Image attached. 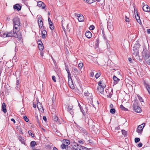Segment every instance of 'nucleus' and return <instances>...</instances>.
Listing matches in <instances>:
<instances>
[{
    "label": "nucleus",
    "mask_w": 150,
    "mask_h": 150,
    "mask_svg": "<svg viewBox=\"0 0 150 150\" xmlns=\"http://www.w3.org/2000/svg\"><path fill=\"white\" fill-rule=\"evenodd\" d=\"M86 121H88L87 123L88 125L90 130L96 134L98 132V129L97 128H96L95 126L96 123L93 121L91 119H89L88 118H87L86 119L85 122H86Z\"/></svg>",
    "instance_id": "nucleus-1"
},
{
    "label": "nucleus",
    "mask_w": 150,
    "mask_h": 150,
    "mask_svg": "<svg viewBox=\"0 0 150 150\" xmlns=\"http://www.w3.org/2000/svg\"><path fill=\"white\" fill-rule=\"evenodd\" d=\"M19 30H17L13 28V30H12L9 33H5L3 34V35H6V37H14L16 38H20L21 37V34L18 33Z\"/></svg>",
    "instance_id": "nucleus-2"
},
{
    "label": "nucleus",
    "mask_w": 150,
    "mask_h": 150,
    "mask_svg": "<svg viewBox=\"0 0 150 150\" xmlns=\"http://www.w3.org/2000/svg\"><path fill=\"white\" fill-rule=\"evenodd\" d=\"M13 24V28L17 30H19L20 28V23L19 19L18 18L16 17L14 18Z\"/></svg>",
    "instance_id": "nucleus-3"
},
{
    "label": "nucleus",
    "mask_w": 150,
    "mask_h": 150,
    "mask_svg": "<svg viewBox=\"0 0 150 150\" xmlns=\"http://www.w3.org/2000/svg\"><path fill=\"white\" fill-rule=\"evenodd\" d=\"M133 102V108L135 112L139 113L141 111V108L138 105L139 101L138 100H134Z\"/></svg>",
    "instance_id": "nucleus-4"
},
{
    "label": "nucleus",
    "mask_w": 150,
    "mask_h": 150,
    "mask_svg": "<svg viewBox=\"0 0 150 150\" xmlns=\"http://www.w3.org/2000/svg\"><path fill=\"white\" fill-rule=\"evenodd\" d=\"M149 52L147 48L145 47H143V50L142 52V57L145 60H146L148 59H150V56L149 55Z\"/></svg>",
    "instance_id": "nucleus-5"
},
{
    "label": "nucleus",
    "mask_w": 150,
    "mask_h": 150,
    "mask_svg": "<svg viewBox=\"0 0 150 150\" xmlns=\"http://www.w3.org/2000/svg\"><path fill=\"white\" fill-rule=\"evenodd\" d=\"M78 129L80 132L82 133V134L85 137L86 139H87V137H88L89 134L88 133L86 130L84 128L81 127H79Z\"/></svg>",
    "instance_id": "nucleus-6"
},
{
    "label": "nucleus",
    "mask_w": 150,
    "mask_h": 150,
    "mask_svg": "<svg viewBox=\"0 0 150 150\" xmlns=\"http://www.w3.org/2000/svg\"><path fill=\"white\" fill-rule=\"evenodd\" d=\"M145 125L144 123H143L139 125L137 129V132L138 133H141L143 131V129Z\"/></svg>",
    "instance_id": "nucleus-7"
},
{
    "label": "nucleus",
    "mask_w": 150,
    "mask_h": 150,
    "mask_svg": "<svg viewBox=\"0 0 150 150\" xmlns=\"http://www.w3.org/2000/svg\"><path fill=\"white\" fill-rule=\"evenodd\" d=\"M74 14L75 16L78 17V20L79 22H82L84 21V18L82 15L76 13H75Z\"/></svg>",
    "instance_id": "nucleus-8"
},
{
    "label": "nucleus",
    "mask_w": 150,
    "mask_h": 150,
    "mask_svg": "<svg viewBox=\"0 0 150 150\" xmlns=\"http://www.w3.org/2000/svg\"><path fill=\"white\" fill-rule=\"evenodd\" d=\"M69 80L68 82V84L70 87V88L72 89H73L74 88V85L72 80L71 78V79L69 78Z\"/></svg>",
    "instance_id": "nucleus-9"
},
{
    "label": "nucleus",
    "mask_w": 150,
    "mask_h": 150,
    "mask_svg": "<svg viewBox=\"0 0 150 150\" xmlns=\"http://www.w3.org/2000/svg\"><path fill=\"white\" fill-rule=\"evenodd\" d=\"M37 6L39 7H42L43 9H44L46 6L45 4L41 1H39L37 3Z\"/></svg>",
    "instance_id": "nucleus-10"
},
{
    "label": "nucleus",
    "mask_w": 150,
    "mask_h": 150,
    "mask_svg": "<svg viewBox=\"0 0 150 150\" xmlns=\"http://www.w3.org/2000/svg\"><path fill=\"white\" fill-rule=\"evenodd\" d=\"M48 21L50 28L52 30L54 28V26L49 17H48Z\"/></svg>",
    "instance_id": "nucleus-11"
},
{
    "label": "nucleus",
    "mask_w": 150,
    "mask_h": 150,
    "mask_svg": "<svg viewBox=\"0 0 150 150\" xmlns=\"http://www.w3.org/2000/svg\"><path fill=\"white\" fill-rule=\"evenodd\" d=\"M13 8L14 9L19 11L21 9V6L19 4H17L13 5Z\"/></svg>",
    "instance_id": "nucleus-12"
},
{
    "label": "nucleus",
    "mask_w": 150,
    "mask_h": 150,
    "mask_svg": "<svg viewBox=\"0 0 150 150\" xmlns=\"http://www.w3.org/2000/svg\"><path fill=\"white\" fill-rule=\"evenodd\" d=\"M143 10L146 12H149L150 11V8L149 6L147 5H144L142 7Z\"/></svg>",
    "instance_id": "nucleus-13"
},
{
    "label": "nucleus",
    "mask_w": 150,
    "mask_h": 150,
    "mask_svg": "<svg viewBox=\"0 0 150 150\" xmlns=\"http://www.w3.org/2000/svg\"><path fill=\"white\" fill-rule=\"evenodd\" d=\"M72 70L73 72L74 75L76 76L79 74V71L77 69V68L75 67H73L72 68Z\"/></svg>",
    "instance_id": "nucleus-14"
},
{
    "label": "nucleus",
    "mask_w": 150,
    "mask_h": 150,
    "mask_svg": "<svg viewBox=\"0 0 150 150\" xmlns=\"http://www.w3.org/2000/svg\"><path fill=\"white\" fill-rule=\"evenodd\" d=\"M113 79L114 81V85H115L117 84L118 81H120V79L118 78H117L116 76L114 75L113 77Z\"/></svg>",
    "instance_id": "nucleus-15"
},
{
    "label": "nucleus",
    "mask_w": 150,
    "mask_h": 150,
    "mask_svg": "<svg viewBox=\"0 0 150 150\" xmlns=\"http://www.w3.org/2000/svg\"><path fill=\"white\" fill-rule=\"evenodd\" d=\"M1 110L4 113H6L7 112V110L6 109V105L4 103H2Z\"/></svg>",
    "instance_id": "nucleus-16"
},
{
    "label": "nucleus",
    "mask_w": 150,
    "mask_h": 150,
    "mask_svg": "<svg viewBox=\"0 0 150 150\" xmlns=\"http://www.w3.org/2000/svg\"><path fill=\"white\" fill-rule=\"evenodd\" d=\"M18 140L21 142L22 144L25 145H26L25 140L21 136H19L18 137Z\"/></svg>",
    "instance_id": "nucleus-17"
},
{
    "label": "nucleus",
    "mask_w": 150,
    "mask_h": 150,
    "mask_svg": "<svg viewBox=\"0 0 150 150\" xmlns=\"http://www.w3.org/2000/svg\"><path fill=\"white\" fill-rule=\"evenodd\" d=\"M85 36L88 38H91L92 36V33L89 31H87L85 33Z\"/></svg>",
    "instance_id": "nucleus-18"
},
{
    "label": "nucleus",
    "mask_w": 150,
    "mask_h": 150,
    "mask_svg": "<svg viewBox=\"0 0 150 150\" xmlns=\"http://www.w3.org/2000/svg\"><path fill=\"white\" fill-rule=\"evenodd\" d=\"M98 85L100 87L103 88H105L106 86L105 85L104 83H103L102 81H100L99 82Z\"/></svg>",
    "instance_id": "nucleus-19"
},
{
    "label": "nucleus",
    "mask_w": 150,
    "mask_h": 150,
    "mask_svg": "<svg viewBox=\"0 0 150 150\" xmlns=\"http://www.w3.org/2000/svg\"><path fill=\"white\" fill-rule=\"evenodd\" d=\"M37 107L39 110H41V109L43 110V108L41 106V103L38 102L37 103Z\"/></svg>",
    "instance_id": "nucleus-20"
},
{
    "label": "nucleus",
    "mask_w": 150,
    "mask_h": 150,
    "mask_svg": "<svg viewBox=\"0 0 150 150\" xmlns=\"http://www.w3.org/2000/svg\"><path fill=\"white\" fill-rule=\"evenodd\" d=\"M16 129L20 133L22 134H23V133L22 132V130L21 129V127L20 125H18L17 126Z\"/></svg>",
    "instance_id": "nucleus-21"
},
{
    "label": "nucleus",
    "mask_w": 150,
    "mask_h": 150,
    "mask_svg": "<svg viewBox=\"0 0 150 150\" xmlns=\"http://www.w3.org/2000/svg\"><path fill=\"white\" fill-rule=\"evenodd\" d=\"M97 90L98 92L100 94H103L104 91V88L100 87H98L97 88Z\"/></svg>",
    "instance_id": "nucleus-22"
},
{
    "label": "nucleus",
    "mask_w": 150,
    "mask_h": 150,
    "mask_svg": "<svg viewBox=\"0 0 150 150\" xmlns=\"http://www.w3.org/2000/svg\"><path fill=\"white\" fill-rule=\"evenodd\" d=\"M47 32L45 30H43L42 31V38H44L46 37Z\"/></svg>",
    "instance_id": "nucleus-23"
},
{
    "label": "nucleus",
    "mask_w": 150,
    "mask_h": 150,
    "mask_svg": "<svg viewBox=\"0 0 150 150\" xmlns=\"http://www.w3.org/2000/svg\"><path fill=\"white\" fill-rule=\"evenodd\" d=\"M144 85L146 87V89L148 91L149 93L150 94V87L149 86L148 84L145 83H144Z\"/></svg>",
    "instance_id": "nucleus-24"
},
{
    "label": "nucleus",
    "mask_w": 150,
    "mask_h": 150,
    "mask_svg": "<svg viewBox=\"0 0 150 150\" xmlns=\"http://www.w3.org/2000/svg\"><path fill=\"white\" fill-rule=\"evenodd\" d=\"M38 25L40 28H42L43 25V23L42 20L40 21H38Z\"/></svg>",
    "instance_id": "nucleus-25"
},
{
    "label": "nucleus",
    "mask_w": 150,
    "mask_h": 150,
    "mask_svg": "<svg viewBox=\"0 0 150 150\" xmlns=\"http://www.w3.org/2000/svg\"><path fill=\"white\" fill-rule=\"evenodd\" d=\"M66 70L68 74V78L69 79V78H70L71 79V74L69 69H68L67 68H66Z\"/></svg>",
    "instance_id": "nucleus-26"
},
{
    "label": "nucleus",
    "mask_w": 150,
    "mask_h": 150,
    "mask_svg": "<svg viewBox=\"0 0 150 150\" xmlns=\"http://www.w3.org/2000/svg\"><path fill=\"white\" fill-rule=\"evenodd\" d=\"M36 145V142L35 141H32L31 142L30 145L31 147H34Z\"/></svg>",
    "instance_id": "nucleus-27"
},
{
    "label": "nucleus",
    "mask_w": 150,
    "mask_h": 150,
    "mask_svg": "<svg viewBox=\"0 0 150 150\" xmlns=\"http://www.w3.org/2000/svg\"><path fill=\"white\" fill-rule=\"evenodd\" d=\"M37 18L38 19V22L42 20L43 19L42 16L40 15H38L37 16Z\"/></svg>",
    "instance_id": "nucleus-28"
},
{
    "label": "nucleus",
    "mask_w": 150,
    "mask_h": 150,
    "mask_svg": "<svg viewBox=\"0 0 150 150\" xmlns=\"http://www.w3.org/2000/svg\"><path fill=\"white\" fill-rule=\"evenodd\" d=\"M87 3L89 4H91L93 2H94L95 1V0H85V1Z\"/></svg>",
    "instance_id": "nucleus-29"
},
{
    "label": "nucleus",
    "mask_w": 150,
    "mask_h": 150,
    "mask_svg": "<svg viewBox=\"0 0 150 150\" xmlns=\"http://www.w3.org/2000/svg\"><path fill=\"white\" fill-rule=\"evenodd\" d=\"M135 18L136 19V20L137 22L139 23V24L141 23V20L140 18V17L139 16H135Z\"/></svg>",
    "instance_id": "nucleus-30"
},
{
    "label": "nucleus",
    "mask_w": 150,
    "mask_h": 150,
    "mask_svg": "<svg viewBox=\"0 0 150 150\" xmlns=\"http://www.w3.org/2000/svg\"><path fill=\"white\" fill-rule=\"evenodd\" d=\"M28 133L32 137H34V135L33 133L32 132V131L31 130H29L28 131Z\"/></svg>",
    "instance_id": "nucleus-31"
},
{
    "label": "nucleus",
    "mask_w": 150,
    "mask_h": 150,
    "mask_svg": "<svg viewBox=\"0 0 150 150\" xmlns=\"http://www.w3.org/2000/svg\"><path fill=\"white\" fill-rule=\"evenodd\" d=\"M81 149H76L77 150H88V148L84 146H81Z\"/></svg>",
    "instance_id": "nucleus-32"
},
{
    "label": "nucleus",
    "mask_w": 150,
    "mask_h": 150,
    "mask_svg": "<svg viewBox=\"0 0 150 150\" xmlns=\"http://www.w3.org/2000/svg\"><path fill=\"white\" fill-rule=\"evenodd\" d=\"M120 108L121 109L124 111H127L128 109L125 108L122 105H121L120 106Z\"/></svg>",
    "instance_id": "nucleus-33"
},
{
    "label": "nucleus",
    "mask_w": 150,
    "mask_h": 150,
    "mask_svg": "<svg viewBox=\"0 0 150 150\" xmlns=\"http://www.w3.org/2000/svg\"><path fill=\"white\" fill-rule=\"evenodd\" d=\"M116 110L115 108H111L110 110V112L112 114H114Z\"/></svg>",
    "instance_id": "nucleus-34"
},
{
    "label": "nucleus",
    "mask_w": 150,
    "mask_h": 150,
    "mask_svg": "<svg viewBox=\"0 0 150 150\" xmlns=\"http://www.w3.org/2000/svg\"><path fill=\"white\" fill-rule=\"evenodd\" d=\"M122 134L124 136H126L127 135V131L124 130H122Z\"/></svg>",
    "instance_id": "nucleus-35"
},
{
    "label": "nucleus",
    "mask_w": 150,
    "mask_h": 150,
    "mask_svg": "<svg viewBox=\"0 0 150 150\" xmlns=\"http://www.w3.org/2000/svg\"><path fill=\"white\" fill-rule=\"evenodd\" d=\"M43 46L42 45H38L39 49L40 50H42L43 49Z\"/></svg>",
    "instance_id": "nucleus-36"
},
{
    "label": "nucleus",
    "mask_w": 150,
    "mask_h": 150,
    "mask_svg": "<svg viewBox=\"0 0 150 150\" xmlns=\"http://www.w3.org/2000/svg\"><path fill=\"white\" fill-rule=\"evenodd\" d=\"M53 119L54 120L57 122L58 120V118L56 115H54L53 116Z\"/></svg>",
    "instance_id": "nucleus-37"
},
{
    "label": "nucleus",
    "mask_w": 150,
    "mask_h": 150,
    "mask_svg": "<svg viewBox=\"0 0 150 150\" xmlns=\"http://www.w3.org/2000/svg\"><path fill=\"white\" fill-rule=\"evenodd\" d=\"M86 139L87 140V141L86 142L87 143H88V142L91 143H92V140L89 139V136H88V137H87V139Z\"/></svg>",
    "instance_id": "nucleus-38"
},
{
    "label": "nucleus",
    "mask_w": 150,
    "mask_h": 150,
    "mask_svg": "<svg viewBox=\"0 0 150 150\" xmlns=\"http://www.w3.org/2000/svg\"><path fill=\"white\" fill-rule=\"evenodd\" d=\"M138 98L140 102H144L143 99L140 96L138 95Z\"/></svg>",
    "instance_id": "nucleus-39"
},
{
    "label": "nucleus",
    "mask_w": 150,
    "mask_h": 150,
    "mask_svg": "<svg viewBox=\"0 0 150 150\" xmlns=\"http://www.w3.org/2000/svg\"><path fill=\"white\" fill-rule=\"evenodd\" d=\"M78 66L79 68L81 69L82 68L83 66V64L82 63H79L78 64Z\"/></svg>",
    "instance_id": "nucleus-40"
},
{
    "label": "nucleus",
    "mask_w": 150,
    "mask_h": 150,
    "mask_svg": "<svg viewBox=\"0 0 150 150\" xmlns=\"http://www.w3.org/2000/svg\"><path fill=\"white\" fill-rule=\"evenodd\" d=\"M23 119L26 122H28L29 121V119L26 116H23Z\"/></svg>",
    "instance_id": "nucleus-41"
},
{
    "label": "nucleus",
    "mask_w": 150,
    "mask_h": 150,
    "mask_svg": "<svg viewBox=\"0 0 150 150\" xmlns=\"http://www.w3.org/2000/svg\"><path fill=\"white\" fill-rule=\"evenodd\" d=\"M140 140V139L139 138L136 137L134 139V141L136 143H137L139 142Z\"/></svg>",
    "instance_id": "nucleus-42"
},
{
    "label": "nucleus",
    "mask_w": 150,
    "mask_h": 150,
    "mask_svg": "<svg viewBox=\"0 0 150 150\" xmlns=\"http://www.w3.org/2000/svg\"><path fill=\"white\" fill-rule=\"evenodd\" d=\"M65 149L67 150H71V148L68 145H66Z\"/></svg>",
    "instance_id": "nucleus-43"
},
{
    "label": "nucleus",
    "mask_w": 150,
    "mask_h": 150,
    "mask_svg": "<svg viewBox=\"0 0 150 150\" xmlns=\"http://www.w3.org/2000/svg\"><path fill=\"white\" fill-rule=\"evenodd\" d=\"M64 143H65L66 145H68L70 144V141L68 140H65V141L64 142Z\"/></svg>",
    "instance_id": "nucleus-44"
},
{
    "label": "nucleus",
    "mask_w": 150,
    "mask_h": 150,
    "mask_svg": "<svg viewBox=\"0 0 150 150\" xmlns=\"http://www.w3.org/2000/svg\"><path fill=\"white\" fill-rule=\"evenodd\" d=\"M66 145L65 144H62L61 146V148L63 149H64L66 148Z\"/></svg>",
    "instance_id": "nucleus-45"
},
{
    "label": "nucleus",
    "mask_w": 150,
    "mask_h": 150,
    "mask_svg": "<svg viewBox=\"0 0 150 150\" xmlns=\"http://www.w3.org/2000/svg\"><path fill=\"white\" fill-rule=\"evenodd\" d=\"M19 83H20L19 80L18 79L17 80L16 83V87L17 88H18L19 86Z\"/></svg>",
    "instance_id": "nucleus-46"
},
{
    "label": "nucleus",
    "mask_w": 150,
    "mask_h": 150,
    "mask_svg": "<svg viewBox=\"0 0 150 150\" xmlns=\"http://www.w3.org/2000/svg\"><path fill=\"white\" fill-rule=\"evenodd\" d=\"M101 75V74L100 73H97L95 76V77L96 79H98Z\"/></svg>",
    "instance_id": "nucleus-47"
},
{
    "label": "nucleus",
    "mask_w": 150,
    "mask_h": 150,
    "mask_svg": "<svg viewBox=\"0 0 150 150\" xmlns=\"http://www.w3.org/2000/svg\"><path fill=\"white\" fill-rule=\"evenodd\" d=\"M94 26L93 25H91L89 27V29L90 30H93L94 29Z\"/></svg>",
    "instance_id": "nucleus-48"
},
{
    "label": "nucleus",
    "mask_w": 150,
    "mask_h": 150,
    "mask_svg": "<svg viewBox=\"0 0 150 150\" xmlns=\"http://www.w3.org/2000/svg\"><path fill=\"white\" fill-rule=\"evenodd\" d=\"M125 21L127 22H129V20L128 18L126 16L125 17Z\"/></svg>",
    "instance_id": "nucleus-49"
},
{
    "label": "nucleus",
    "mask_w": 150,
    "mask_h": 150,
    "mask_svg": "<svg viewBox=\"0 0 150 150\" xmlns=\"http://www.w3.org/2000/svg\"><path fill=\"white\" fill-rule=\"evenodd\" d=\"M28 63L27 62H26L25 63V64L23 66V67L24 69H25V67H26V66L28 65Z\"/></svg>",
    "instance_id": "nucleus-50"
},
{
    "label": "nucleus",
    "mask_w": 150,
    "mask_h": 150,
    "mask_svg": "<svg viewBox=\"0 0 150 150\" xmlns=\"http://www.w3.org/2000/svg\"><path fill=\"white\" fill-rule=\"evenodd\" d=\"M78 142L80 144H84V142L83 139H81L80 140L78 141Z\"/></svg>",
    "instance_id": "nucleus-51"
},
{
    "label": "nucleus",
    "mask_w": 150,
    "mask_h": 150,
    "mask_svg": "<svg viewBox=\"0 0 150 150\" xmlns=\"http://www.w3.org/2000/svg\"><path fill=\"white\" fill-rule=\"evenodd\" d=\"M38 45H43L42 41L40 40H38Z\"/></svg>",
    "instance_id": "nucleus-52"
},
{
    "label": "nucleus",
    "mask_w": 150,
    "mask_h": 150,
    "mask_svg": "<svg viewBox=\"0 0 150 150\" xmlns=\"http://www.w3.org/2000/svg\"><path fill=\"white\" fill-rule=\"evenodd\" d=\"M52 79L54 82H56V77L55 76H52Z\"/></svg>",
    "instance_id": "nucleus-53"
},
{
    "label": "nucleus",
    "mask_w": 150,
    "mask_h": 150,
    "mask_svg": "<svg viewBox=\"0 0 150 150\" xmlns=\"http://www.w3.org/2000/svg\"><path fill=\"white\" fill-rule=\"evenodd\" d=\"M147 63L150 65V59H148L146 60H145Z\"/></svg>",
    "instance_id": "nucleus-54"
},
{
    "label": "nucleus",
    "mask_w": 150,
    "mask_h": 150,
    "mask_svg": "<svg viewBox=\"0 0 150 150\" xmlns=\"http://www.w3.org/2000/svg\"><path fill=\"white\" fill-rule=\"evenodd\" d=\"M72 108L73 107L72 106H69L68 107V109L69 111L70 110H71L72 109Z\"/></svg>",
    "instance_id": "nucleus-55"
},
{
    "label": "nucleus",
    "mask_w": 150,
    "mask_h": 150,
    "mask_svg": "<svg viewBox=\"0 0 150 150\" xmlns=\"http://www.w3.org/2000/svg\"><path fill=\"white\" fill-rule=\"evenodd\" d=\"M69 113L71 114V115H72L74 114V112H73V110H69Z\"/></svg>",
    "instance_id": "nucleus-56"
},
{
    "label": "nucleus",
    "mask_w": 150,
    "mask_h": 150,
    "mask_svg": "<svg viewBox=\"0 0 150 150\" xmlns=\"http://www.w3.org/2000/svg\"><path fill=\"white\" fill-rule=\"evenodd\" d=\"M94 73L93 72H91L90 74V76L91 77H93V76H94Z\"/></svg>",
    "instance_id": "nucleus-57"
},
{
    "label": "nucleus",
    "mask_w": 150,
    "mask_h": 150,
    "mask_svg": "<svg viewBox=\"0 0 150 150\" xmlns=\"http://www.w3.org/2000/svg\"><path fill=\"white\" fill-rule=\"evenodd\" d=\"M113 94V90L112 89H111V90L110 93L108 92V94H110L112 95Z\"/></svg>",
    "instance_id": "nucleus-58"
},
{
    "label": "nucleus",
    "mask_w": 150,
    "mask_h": 150,
    "mask_svg": "<svg viewBox=\"0 0 150 150\" xmlns=\"http://www.w3.org/2000/svg\"><path fill=\"white\" fill-rule=\"evenodd\" d=\"M43 120L46 122L47 121V118L45 116H44L43 117Z\"/></svg>",
    "instance_id": "nucleus-59"
},
{
    "label": "nucleus",
    "mask_w": 150,
    "mask_h": 150,
    "mask_svg": "<svg viewBox=\"0 0 150 150\" xmlns=\"http://www.w3.org/2000/svg\"><path fill=\"white\" fill-rule=\"evenodd\" d=\"M81 112H82L83 115H85L86 114L85 112H84V110H83V108L82 109V110H81Z\"/></svg>",
    "instance_id": "nucleus-60"
},
{
    "label": "nucleus",
    "mask_w": 150,
    "mask_h": 150,
    "mask_svg": "<svg viewBox=\"0 0 150 150\" xmlns=\"http://www.w3.org/2000/svg\"><path fill=\"white\" fill-rule=\"evenodd\" d=\"M142 143H139L138 144V146L139 147H141L142 146Z\"/></svg>",
    "instance_id": "nucleus-61"
},
{
    "label": "nucleus",
    "mask_w": 150,
    "mask_h": 150,
    "mask_svg": "<svg viewBox=\"0 0 150 150\" xmlns=\"http://www.w3.org/2000/svg\"><path fill=\"white\" fill-rule=\"evenodd\" d=\"M128 60L130 62V63H132V59L130 57H129L128 58Z\"/></svg>",
    "instance_id": "nucleus-62"
},
{
    "label": "nucleus",
    "mask_w": 150,
    "mask_h": 150,
    "mask_svg": "<svg viewBox=\"0 0 150 150\" xmlns=\"http://www.w3.org/2000/svg\"><path fill=\"white\" fill-rule=\"evenodd\" d=\"M11 121L12 122H13L14 123H15L16 122V121H15V120L13 118L11 119Z\"/></svg>",
    "instance_id": "nucleus-63"
},
{
    "label": "nucleus",
    "mask_w": 150,
    "mask_h": 150,
    "mask_svg": "<svg viewBox=\"0 0 150 150\" xmlns=\"http://www.w3.org/2000/svg\"><path fill=\"white\" fill-rule=\"evenodd\" d=\"M147 32L148 34H150V29H147Z\"/></svg>",
    "instance_id": "nucleus-64"
}]
</instances>
